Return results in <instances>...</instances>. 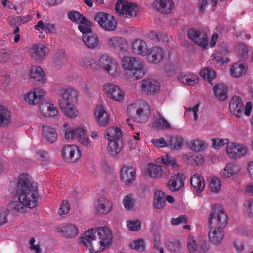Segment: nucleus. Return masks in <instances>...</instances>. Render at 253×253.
Returning <instances> with one entry per match:
<instances>
[{"mask_svg": "<svg viewBox=\"0 0 253 253\" xmlns=\"http://www.w3.org/2000/svg\"><path fill=\"white\" fill-rule=\"evenodd\" d=\"M17 187L15 200L9 204L8 209H0V225L7 222V215L9 210L14 212L22 213L27 207L34 208L38 205L39 196L37 191V184L30 181L27 174L19 175Z\"/></svg>", "mask_w": 253, "mask_h": 253, "instance_id": "f257e3e1", "label": "nucleus"}, {"mask_svg": "<svg viewBox=\"0 0 253 253\" xmlns=\"http://www.w3.org/2000/svg\"><path fill=\"white\" fill-rule=\"evenodd\" d=\"M112 238L111 230L107 227H101L86 231L80 240L90 253H97L109 246L112 244Z\"/></svg>", "mask_w": 253, "mask_h": 253, "instance_id": "f03ea898", "label": "nucleus"}, {"mask_svg": "<svg viewBox=\"0 0 253 253\" xmlns=\"http://www.w3.org/2000/svg\"><path fill=\"white\" fill-rule=\"evenodd\" d=\"M215 219L217 222V229L212 227L209 233L210 241L214 245H219L223 237V228L227 224V215L225 213L222 206L220 204H215L211 208V212L208 218L209 225L211 226L212 220Z\"/></svg>", "mask_w": 253, "mask_h": 253, "instance_id": "7ed1b4c3", "label": "nucleus"}, {"mask_svg": "<svg viewBox=\"0 0 253 253\" xmlns=\"http://www.w3.org/2000/svg\"><path fill=\"white\" fill-rule=\"evenodd\" d=\"M121 64L126 70L124 77L129 82L140 79L144 76L143 62L139 58L131 56L124 57L122 59Z\"/></svg>", "mask_w": 253, "mask_h": 253, "instance_id": "20e7f679", "label": "nucleus"}, {"mask_svg": "<svg viewBox=\"0 0 253 253\" xmlns=\"http://www.w3.org/2000/svg\"><path fill=\"white\" fill-rule=\"evenodd\" d=\"M116 12L126 18L135 17L139 12V8L135 4L126 0H119L115 4Z\"/></svg>", "mask_w": 253, "mask_h": 253, "instance_id": "39448f33", "label": "nucleus"}, {"mask_svg": "<svg viewBox=\"0 0 253 253\" xmlns=\"http://www.w3.org/2000/svg\"><path fill=\"white\" fill-rule=\"evenodd\" d=\"M94 19L104 30L107 31H115L117 21L114 16L104 12H98L94 15Z\"/></svg>", "mask_w": 253, "mask_h": 253, "instance_id": "423d86ee", "label": "nucleus"}, {"mask_svg": "<svg viewBox=\"0 0 253 253\" xmlns=\"http://www.w3.org/2000/svg\"><path fill=\"white\" fill-rule=\"evenodd\" d=\"M187 36L194 43L206 48L209 43L207 34L202 29L190 28L187 31Z\"/></svg>", "mask_w": 253, "mask_h": 253, "instance_id": "0eeeda50", "label": "nucleus"}, {"mask_svg": "<svg viewBox=\"0 0 253 253\" xmlns=\"http://www.w3.org/2000/svg\"><path fill=\"white\" fill-rule=\"evenodd\" d=\"M62 156L67 163H75L81 158V151L75 145H65L62 149Z\"/></svg>", "mask_w": 253, "mask_h": 253, "instance_id": "6e6552de", "label": "nucleus"}, {"mask_svg": "<svg viewBox=\"0 0 253 253\" xmlns=\"http://www.w3.org/2000/svg\"><path fill=\"white\" fill-rule=\"evenodd\" d=\"M60 96L58 100L60 107L74 105L78 101V93L75 89H63L61 90Z\"/></svg>", "mask_w": 253, "mask_h": 253, "instance_id": "1a4fd4ad", "label": "nucleus"}, {"mask_svg": "<svg viewBox=\"0 0 253 253\" xmlns=\"http://www.w3.org/2000/svg\"><path fill=\"white\" fill-rule=\"evenodd\" d=\"M226 150L228 157L237 159L245 156L247 153L248 149L244 145L231 143L228 144Z\"/></svg>", "mask_w": 253, "mask_h": 253, "instance_id": "9d476101", "label": "nucleus"}, {"mask_svg": "<svg viewBox=\"0 0 253 253\" xmlns=\"http://www.w3.org/2000/svg\"><path fill=\"white\" fill-rule=\"evenodd\" d=\"M185 179V175L182 173L174 174L170 176L167 187L171 192H177L184 186Z\"/></svg>", "mask_w": 253, "mask_h": 253, "instance_id": "9b49d317", "label": "nucleus"}, {"mask_svg": "<svg viewBox=\"0 0 253 253\" xmlns=\"http://www.w3.org/2000/svg\"><path fill=\"white\" fill-rule=\"evenodd\" d=\"M141 90L147 95H154L160 89V85L156 80L148 78L140 82Z\"/></svg>", "mask_w": 253, "mask_h": 253, "instance_id": "f8f14e48", "label": "nucleus"}, {"mask_svg": "<svg viewBox=\"0 0 253 253\" xmlns=\"http://www.w3.org/2000/svg\"><path fill=\"white\" fill-rule=\"evenodd\" d=\"M104 92L107 96L114 100L120 101L124 99V93L119 86L112 84H107L104 85Z\"/></svg>", "mask_w": 253, "mask_h": 253, "instance_id": "ddd939ff", "label": "nucleus"}, {"mask_svg": "<svg viewBox=\"0 0 253 253\" xmlns=\"http://www.w3.org/2000/svg\"><path fill=\"white\" fill-rule=\"evenodd\" d=\"M44 95L45 92L43 90L37 88L26 94L24 99L29 104L36 105L44 99Z\"/></svg>", "mask_w": 253, "mask_h": 253, "instance_id": "4468645a", "label": "nucleus"}, {"mask_svg": "<svg viewBox=\"0 0 253 253\" xmlns=\"http://www.w3.org/2000/svg\"><path fill=\"white\" fill-rule=\"evenodd\" d=\"M229 107L233 115L237 118H241L242 116L244 107L242 98L238 96H233L230 101Z\"/></svg>", "mask_w": 253, "mask_h": 253, "instance_id": "2eb2a0df", "label": "nucleus"}, {"mask_svg": "<svg viewBox=\"0 0 253 253\" xmlns=\"http://www.w3.org/2000/svg\"><path fill=\"white\" fill-rule=\"evenodd\" d=\"M99 65L111 75H113L116 69L114 60L107 55H102L99 59Z\"/></svg>", "mask_w": 253, "mask_h": 253, "instance_id": "dca6fc26", "label": "nucleus"}, {"mask_svg": "<svg viewBox=\"0 0 253 253\" xmlns=\"http://www.w3.org/2000/svg\"><path fill=\"white\" fill-rule=\"evenodd\" d=\"M94 114L99 126H105L108 125L110 117L102 105L97 106L94 109Z\"/></svg>", "mask_w": 253, "mask_h": 253, "instance_id": "f3484780", "label": "nucleus"}, {"mask_svg": "<svg viewBox=\"0 0 253 253\" xmlns=\"http://www.w3.org/2000/svg\"><path fill=\"white\" fill-rule=\"evenodd\" d=\"M163 49L159 46H154L148 50L147 56L149 62L157 64L161 62L164 57Z\"/></svg>", "mask_w": 253, "mask_h": 253, "instance_id": "a211bd4d", "label": "nucleus"}, {"mask_svg": "<svg viewBox=\"0 0 253 253\" xmlns=\"http://www.w3.org/2000/svg\"><path fill=\"white\" fill-rule=\"evenodd\" d=\"M106 43L110 48L119 51L126 50L128 45L126 39L120 37L110 38L107 40Z\"/></svg>", "mask_w": 253, "mask_h": 253, "instance_id": "6ab92c4d", "label": "nucleus"}, {"mask_svg": "<svg viewBox=\"0 0 253 253\" xmlns=\"http://www.w3.org/2000/svg\"><path fill=\"white\" fill-rule=\"evenodd\" d=\"M112 208L113 203L111 201L105 198L100 197L97 200L95 214H107L112 211Z\"/></svg>", "mask_w": 253, "mask_h": 253, "instance_id": "aec40b11", "label": "nucleus"}, {"mask_svg": "<svg viewBox=\"0 0 253 253\" xmlns=\"http://www.w3.org/2000/svg\"><path fill=\"white\" fill-rule=\"evenodd\" d=\"M121 171V179L126 184H129L135 179V170L132 166H124Z\"/></svg>", "mask_w": 253, "mask_h": 253, "instance_id": "412c9836", "label": "nucleus"}, {"mask_svg": "<svg viewBox=\"0 0 253 253\" xmlns=\"http://www.w3.org/2000/svg\"><path fill=\"white\" fill-rule=\"evenodd\" d=\"M151 114L150 107L149 104L145 102L142 107L139 108L138 113L135 116V121L138 123H144L147 121Z\"/></svg>", "mask_w": 253, "mask_h": 253, "instance_id": "4be33fe9", "label": "nucleus"}, {"mask_svg": "<svg viewBox=\"0 0 253 253\" xmlns=\"http://www.w3.org/2000/svg\"><path fill=\"white\" fill-rule=\"evenodd\" d=\"M124 146L122 139H118L116 140L109 139V142L107 146V150L109 154L113 157H116L121 151Z\"/></svg>", "mask_w": 253, "mask_h": 253, "instance_id": "5701e85b", "label": "nucleus"}, {"mask_svg": "<svg viewBox=\"0 0 253 253\" xmlns=\"http://www.w3.org/2000/svg\"><path fill=\"white\" fill-rule=\"evenodd\" d=\"M132 49L134 53L142 56H146L148 50L145 41L141 39H136L131 44Z\"/></svg>", "mask_w": 253, "mask_h": 253, "instance_id": "b1692460", "label": "nucleus"}, {"mask_svg": "<svg viewBox=\"0 0 253 253\" xmlns=\"http://www.w3.org/2000/svg\"><path fill=\"white\" fill-rule=\"evenodd\" d=\"M157 4L159 5L157 10L165 14L169 13L174 6V3L172 0H157L153 2V6L157 7Z\"/></svg>", "mask_w": 253, "mask_h": 253, "instance_id": "393cba45", "label": "nucleus"}, {"mask_svg": "<svg viewBox=\"0 0 253 253\" xmlns=\"http://www.w3.org/2000/svg\"><path fill=\"white\" fill-rule=\"evenodd\" d=\"M57 229L63 236L67 238H73L78 235V229L72 224L64 225Z\"/></svg>", "mask_w": 253, "mask_h": 253, "instance_id": "a878e982", "label": "nucleus"}, {"mask_svg": "<svg viewBox=\"0 0 253 253\" xmlns=\"http://www.w3.org/2000/svg\"><path fill=\"white\" fill-rule=\"evenodd\" d=\"M40 109L44 117H55L58 114L57 108L52 104L42 103L40 104Z\"/></svg>", "mask_w": 253, "mask_h": 253, "instance_id": "bb28decb", "label": "nucleus"}, {"mask_svg": "<svg viewBox=\"0 0 253 253\" xmlns=\"http://www.w3.org/2000/svg\"><path fill=\"white\" fill-rule=\"evenodd\" d=\"M42 134L46 140L51 143L56 141L58 138L56 129L47 125L42 126Z\"/></svg>", "mask_w": 253, "mask_h": 253, "instance_id": "cd10ccee", "label": "nucleus"}, {"mask_svg": "<svg viewBox=\"0 0 253 253\" xmlns=\"http://www.w3.org/2000/svg\"><path fill=\"white\" fill-rule=\"evenodd\" d=\"M45 74L42 68L39 66H33L30 73V76L31 79L35 82L43 84L45 82L44 79Z\"/></svg>", "mask_w": 253, "mask_h": 253, "instance_id": "c85d7f7f", "label": "nucleus"}, {"mask_svg": "<svg viewBox=\"0 0 253 253\" xmlns=\"http://www.w3.org/2000/svg\"><path fill=\"white\" fill-rule=\"evenodd\" d=\"M214 93L220 101H225L227 97L228 87L224 84H218L213 88Z\"/></svg>", "mask_w": 253, "mask_h": 253, "instance_id": "c756f323", "label": "nucleus"}, {"mask_svg": "<svg viewBox=\"0 0 253 253\" xmlns=\"http://www.w3.org/2000/svg\"><path fill=\"white\" fill-rule=\"evenodd\" d=\"M83 40L86 46L90 49L96 48L99 43V40L95 33L83 36Z\"/></svg>", "mask_w": 253, "mask_h": 253, "instance_id": "7c9ffc66", "label": "nucleus"}, {"mask_svg": "<svg viewBox=\"0 0 253 253\" xmlns=\"http://www.w3.org/2000/svg\"><path fill=\"white\" fill-rule=\"evenodd\" d=\"M190 183L192 186L198 193H201L205 188L204 179L199 174L193 175L191 177Z\"/></svg>", "mask_w": 253, "mask_h": 253, "instance_id": "2f4dec72", "label": "nucleus"}, {"mask_svg": "<svg viewBox=\"0 0 253 253\" xmlns=\"http://www.w3.org/2000/svg\"><path fill=\"white\" fill-rule=\"evenodd\" d=\"M11 112L0 105V127H5L9 125L11 120Z\"/></svg>", "mask_w": 253, "mask_h": 253, "instance_id": "473e14b6", "label": "nucleus"}, {"mask_svg": "<svg viewBox=\"0 0 253 253\" xmlns=\"http://www.w3.org/2000/svg\"><path fill=\"white\" fill-rule=\"evenodd\" d=\"M75 139L79 141L82 145L88 147L90 141L85 130L82 127H78L75 129Z\"/></svg>", "mask_w": 253, "mask_h": 253, "instance_id": "72a5a7b5", "label": "nucleus"}, {"mask_svg": "<svg viewBox=\"0 0 253 253\" xmlns=\"http://www.w3.org/2000/svg\"><path fill=\"white\" fill-rule=\"evenodd\" d=\"M248 69V66L244 63H234L230 68L231 75L238 78L241 76L246 72Z\"/></svg>", "mask_w": 253, "mask_h": 253, "instance_id": "f704fd0d", "label": "nucleus"}, {"mask_svg": "<svg viewBox=\"0 0 253 253\" xmlns=\"http://www.w3.org/2000/svg\"><path fill=\"white\" fill-rule=\"evenodd\" d=\"M167 145L170 149H179L183 144V139L179 136H169L167 137Z\"/></svg>", "mask_w": 253, "mask_h": 253, "instance_id": "c9c22d12", "label": "nucleus"}, {"mask_svg": "<svg viewBox=\"0 0 253 253\" xmlns=\"http://www.w3.org/2000/svg\"><path fill=\"white\" fill-rule=\"evenodd\" d=\"M166 195L162 190L157 191L155 193L154 206L157 209H162L165 205Z\"/></svg>", "mask_w": 253, "mask_h": 253, "instance_id": "e433bc0d", "label": "nucleus"}, {"mask_svg": "<svg viewBox=\"0 0 253 253\" xmlns=\"http://www.w3.org/2000/svg\"><path fill=\"white\" fill-rule=\"evenodd\" d=\"M31 53L33 58L42 60L45 55V47L42 44L34 45L31 49Z\"/></svg>", "mask_w": 253, "mask_h": 253, "instance_id": "4c0bfd02", "label": "nucleus"}, {"mask_svg": "<svg viewBox=\"0 0 253 253\" xmlns=\"http://www.w3.org/2000/svg\"><path fill=\"white\" fill-rule=\"evenodd\" d=\"M147 171L148 175L154 178L161 177L164 173L161 166L152 163L148 165Z\"/></svg>", "mask_w": 253, "mask_h": 253, "instance_id": "58836bf2", "label": "nucleus"}, {"mask_svg": "<svg viewBox=\"0 0 253 253\" xmlns=\"http://www.w3.org/2000/svg\"><path fill=\"white\" fill-rule=\"evenodd\" d=\"M106 135L107 136V139L109 141V139H111V140H116L118 139H122L121 130L117 127H109L106 131Z\"/></svg>", "mask_w": 253, "mask_h": 253, "instance_id": "ea45409f", "label": "nucleus"}, {"mask_svg": "<svg viewBox=\"0 0 253 253\" xmlns=\"http://www.w3.org/2000/svg\"><path fill=\"white\" fill-rule=\"evenodd\" d=\"M240 170L239 167L235 165L228 164L222 171V174L224 178H228L237 173Z\"/></svg>", "mask_w": 253, "mask_h": 253, "instance_id": "a19ab883", "label": "nucleus"}, {"mask_svg": "<svg viewBox=\"0 0 253 253\" xmlns=\"http://www.w3.org/2000/svg\"><path fill=\"white\" fill-rule=\"evenodd\" d=\"M166 247L171 253L178 252L181 248V243L177 240H167L165 241Z\"/></svg>", "mask_w": 253, "mask_h": 253, "instance_id": "79ce46f5", "label": "nucleus"}, {"mask_svg": "<svg viewBox=\"0 0 253 253\" xmlns=\"http://www.w3.org/2000/svg\"><path fill=\"white\" fill-rule=\"evenodd\" d=\"M200 75L204 80H207L211 85L212 84L211 81L216 77L215 71L210 68L202 69L200 72Z\"/></svg>", "mask_w": 253, "mask_h": 253, "instance_id": "37998d69", "label": "nucleus"}, {"mask_svg": "<svg viewBox=\"0 0 253 253\" xmlns=\"http://www.w3.org/2000/svg\"><path fill=\"white\" fill-rule=\"evenodd\" d=\"M152 127L155 129H164L170 127V125L168 121L162 116L155 120L152 123Z\"/></svg>", "mask_w": 253, "mask_h": 253, "instance_id": "c03bdc74", "label": "nucleus"}, {"mask_svg": "<svg viewBox=\"0 0 253 253\" xmlns=\"http://www.w3.org/2000/svg\"><path fill=\"white\" fill-rule=\"evenodd\" d=\"M60 107L64 115L71 119L76 117L78 115V111L72 107L73 105Z\"/></svg>", "mask_w": 253, "mask_h": 253, "instance_id": "a18cd8bd", "label": "nucleus"}, {"mask_svg": "<svg viewBox=\"0 0 253 253\" xmlns=\"http://www.w3.org/2000/svg\"><path fill=\"white\" fill-rule=\"evenodd\" d=\"M188 146L190 149L194 151H202L205 148L204 141L200 140H194L190 141L188 144Z\"/></svg>", "mask_w": 253, "mask_h": 253, "instance_id": "49530a36", "label": "nucleus"}, {"mask_svg": "<svg viewBox=\"0 0 253 253\" xmlns=\"http://www.w3.org/2000/svg\"><path fill=\"white\" fill-rule=\"evenodd\" d=\"M221 186V181L219 179L216 177L211 178L210 181V187L211 190L215 193H217L220 190Z\"/></svg>", "mask_w": 253, "mask_h": 253, "instance_id": "de8ad7c7", "label": "nucleus"}, {"mask_svg": "<svg viewBox=\"0 0 253 253\" xmlns=\"http://www.w3.org/2000/svg\"><path fill=\"white\" fill-rule=\"evenodd\" d=\"M131 249L137 250L139 252L144 251L145 249L144 241L142 239H138L134 240L132 243L129 244Z\"/></svg>", "mask_w": 253, "mask_h": 253, "instance_id": "09e8293b", "label": "nucleus"}, {"mask_svg": "<svg viewBox=\"0 0 253 253\" xmlns=\"http://www.w3.org/2000/svg\"><path fill=\"white\" fill-rule=\"evenodd\" d=\"M238 52L239 57L242 60H245L248 57V48L244 43H240L238 46Z\"/></svg>", "mask_w": 253, "mask_h": 253, "instance_id": "8fccbe9b", "label": "nucleus"}, {"mask_svg": "<svg viewBox=\"0 0 253 253\" xmlns=\"http://www.w3.org/2000/svg\"><path fill=\"white\" fill-rule=\"evenodd\" d=\"M83 15L77 11H71L68 13V18L73 22L80 23Z\"/></svg>", "mask_w": 253, "mask_h": 253, "instance_id": "3c124183", "label": "nucleus"}, {"mask_svg": "<svg viewBox=\"0 0 253 253\" xmlns=\"http://www.w3.org/2000/svg\"><path fill=\"white\" fill-rule=\"evenodd\" d=\"M11 51L6 48L0 50V63H5L9 61Z\"/></svg>", "mask_w": 253, "mask_h": 253, "instance_id": "603ef678", "label": "nucleus"}, {"mask_svg": "<svg viewBox=\"0 0 253 253\" xmlns=\"http://www.w3.org/2000/svg\"><path fill=\"white\" fill-rule=\"evenodd\" d=\"M124 204L125 207L127 210H131L134 206L135 203V200L132 197V195L131 194L126 195L124 200H123Z\"/></svg>", "mask_w": 253, "mask_h": 253, "instance_id": "864d4df0", "label": "nucleus"}, {"mask_svg": "<svg viewBox=\"0 0 253 253\" xmlns=\"http://www.w3.org/2000/svg\"><path fill=\"white\" fill-rule=\"evenodd\" d=\"M70 209V207L68 201L65 200L62 201L61 207L58 210V212L60 215L65 214L69 211Z\"/></svg>", "mask_w": 253, "mask_h": 253, "instance_id": "5fc2aeb1", "label": "nucleus"}, {"mask_svg": "<svg viewBox=\"0 0 253 253\" xmlns=\"http://www.w3.org/2000/svg\"><path fill=\"white\" fill-rule=\"evenodd\" d=\"M161 161L163 164L166 165H171L173 168H178V165L176 163L175 160L171 157H170L168 155H167L165 158H162Z\"/></svg>", "mask_w": 253, "mask_h": 253, "instance_id": "6e6d98bb", "label": "nucleus"}, {"mask_svg": "<svg viewBox=\"0 0 253 253\" xmlns=\"http://www.w3.org/2000/svg\"><path fill=\"white\" fill-rule=\"evenodd\" d=\"M127 227L131 231H138L141 227V222L139 220L136 221H128Z\"/></svg>", "mask_w": 253, "mask_h": 253, "instance_id": "4d7b16f0", "label": "nucleus"}, {"mask_svg": "<svg viewBox=\"0 0 253 253\" xmlns=\"http://www.w3.org/2000/svg\"><path fill=\"white\" fill-rule=\"evenodd\" d=\"M213 142L212 147L215 149H219L221 146H223L226 144L228 145V139H220L219 138H213L212 139Z\"/></svg>", "mask_w": 253, "mask_h": 253, "instance_id": "13d9d810", "label": "nucleus"}, {"mask_svg": "<svg viewBox=\"0 0 253 253\" xmlns=\"http://www.w3.org/2000/svg\"><path fill=\"white\" fill-rule=\"evenodd\" d=\"M65 61V56L63 53H59L55 55L54 57V64L57 67H61Z\"/></svg>", "mask_w": 253, "mask_h": 253, "instance_id": "bf43d9fd", "label": "nucleus"}, {"mask_svg": "<svg viewBox=\"0 0 253 253\" xmlns=\"http://www.w3.org/2000/svg\"><path fill=\"white\" fill-rule=\"evenodd\" d=\"M139 108H137L136 105H130L127 108V114L134 119L135 121V116L138 113Z\"/></svg>", "mask_w": 253, "mask_h": 253, "instance_id": "052dcab7", "label": "nucleus"}, {"mask_svg": "<svg viewBox=\"0 0 253 253\" xmlns=\"http://www.w3.org/2000/svg\"><path fill=\"white\" fill-rule=\"evenodd\" d=\"M151 142L156 147L162 148L168 146L167 141H166L163 137L159 139H153Z\"/></svg>", "mask_w": 253, "mask_h": 253, "instance_id": "680f3d73", "label": "nucleus"}, {"mask_svg": "<svg viewBox=\"0 0 253 253\" xmlns=\"http://www.w3.org/2000/svg\"><path fill=\"white\" fill-rule=\"evenodd\" d=\"M187 219L188 218L185 215H181L176 218H172L171 219V223L174 225H178L182 223H186L187 222Z\"/></svg>", "mask_w": 253, "mask_h": 253, "instance_id": "e2e57ef3", "label": "nucleus"}, {"mask_svg": "<svg viewBox=\"0 0 253 253\" xmlns=\"http://www.w3.org/2000/svg\"><path fill=\"white\" fill-rule=\"evenodd\" d=\"M187 249L190 253H194L197 249L196 241L193 238H189L187 242Z\"/></svg>", "mask_w": 253, "mask_h": 253, "instance_id": "0e129e2a", "label": "nucleus"}, {"mask_svg": "<svg viewBox=\"0 0 253 253\" xmlns=\"http://www.w3.org/2000/svg\"><path fill=\"white\" fill-rule=\"evenodd\" d=\"M199 78L197 76L194 74H189L187 79L186 84L189 85H194L198 83Z\"/></svg>", "mask_w": 253, "mask_h": 253, "instance_id": "69168bd1", "label": "nucleus"}, {"mask_svg": "<svg viewBox=\"0 0 253 253\" xmlns=\"http://www.w3.org/2000/svg\"><path fill=\"white\" fill-rule=\"evenodd\" d=\"M210 245L207 242L203 241L199 245V253H209Z\"/></svg>", "mask_w": 253, "mask_h": 253, "instance_id": "338daca9", "label": "nucleus"}, {"mask_svg": "<svg viewBox=\"0 0 253 253\" xmlns=\"http://www.w3.org/2000/svg\"><path fill=\"white\" fill-rule=\"evenodd\" d=\"M147 37L148 39L152 40V41L155 42H158L159 40V36H158V32L155 31H152L150 33H148L147 34Z\"/></svg>", "mask_w": 253, "mask_h": 253, "instance_id": "774afa93", "label": "nucleus"}]
</instances>
